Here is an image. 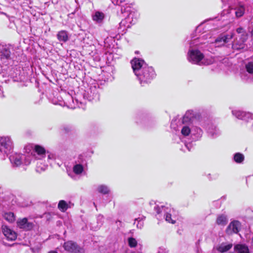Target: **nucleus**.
<instances>
[{"instance_id": "nucleus-1", "label": "nucleus", "mask_w": 253, "mask_h": 253, "mask_svg": "<svg viewBox=\"0 0 253 253\" xmlns=\"http://www.w3.org/2000/svg\"><path fill=\"white\" fill-rule=\"evenodd\" d=\"M210 26L207 24L205 26V22L202 23L197 27L195 33L191 35V40L190 42V48L189 49L187 59L192 64H200L204 56L198 49L194 48L198 47L199 49L206 50L207 46H201L202 44L210 43L214 44L216 47H220L225 43L228 42L233 37V34H226L222 33L217 37L215 36L218 33L217 30L208 29ZM207 50L208 49L207 48Z\"/></svg>"}, {"instance_id": "nucleus-2", "label": "nucleus", "mask_w": 253, "mask_h": 253, "mask_svg": "<svg viewBox=\"0 0 253 253\" xmlns=\"http://www.w3.org/2000/svg\"><path fill=\"white\" fill-rule=\"evenodd\" d=\"M130 63L133 72L142 86L149 84L156 78L154 69L148 66L144 60L134 58Z\"/></svg>"}, {"instance_id": "nucleus-3", "label": "nucleus", "mask_w": 253, "mask_h": 253, "mask_svg": "<svg viewBox=\"0 0 253 253\" xmlns=\"http://www.w3.org/2000/svg\"><path fill=\"white\" fill-rule=\"evenodd\" d=\"M32 153L34 156V161H37L36 170L39 172L45 170L47 168L48 165H52L56 159L55 154L47 152V160H43L45 158L46 151L45 149L40 145H35Z\"/></svg>"}, {"instance_id": "nucleus-4", "label": "nucleus", "mask_w": 253, "mask_h": 253, "mask_svg": "<svg viewBox=\"0 0 253 253\" xmlns=\"http://www.w3.org/2000/svg\"><path fill=\"white\" fill-rule=\"evenodd\" d=\"M13 48L9 45H0V75L5 76L7 74L9 65L13 63L11 57Z\"/></svg>"}, {"instance_id": "nucleus-5", "label": "nucleus", "mask_w": 253, "mask_h": 253, "mask_svg": "<svg viewBox=\"0 0 253 253\" xmlns=\"http://www.w3.org/2000/svg\"><path fill=\"white\" fill-rule=\"evenodd\" d=\"M135 121L138 125H142L146 129H150L156 126V122L149 119V114L144 111L138 112L135 116Z\"/></svg>"}, {"instance_id": "nucleus-6", "label": "nucleus", "mask_w": 253, "mask_h": 253, "mask_svg": "<svg viewBox=\"0 0 253 253\" xmlns=\"http://www.w3.org/2000/svg\"><path fill=\"white\" fill-rule=\"evenodd\" d=\"M13 148V142L8 136L0 137V153L4 157L12 153Z\"/></svg>"}, {"instance_id": "nucleus-7", "label": "nucleus", "mask_w": 253, "mask_h": 253, "mask_svg": "<svg viewBox=\"0 0 253 253\" xmlns=\"http://www.w3.org/2000/svg\"><path fill=\"white\" fill-rule=\"evenodd\" d=\"M9 68L7 70V74L5 76H2L1 75L0 76L2 78H8V79L1 80L0 81L2 83L3 82L6 83L8 81H9V78L12 79L14 82H21L23 80L24 78L23 76L20 74V71L17 69L16 67H13L11 64L9 65Z\"/></svg>"}, {"instance_id": "nucleus-8", "label": "nucleus", "mask_w": 253, "mask_h": 253, "mask_svg": "<svg viewBox=\"0 0 253 253\" xmlns=\"http://www.w3.org/2000/svg\"><path fill=\"white\" fill-rule=\"evenodd\" d=\"M100 90L99 86L91 85L89 89L85 90L83 94L84 98L89 101L96 102L100 99Z\"/></svg>"}, {"instance_id": "nucleus-9", "label": "nucleus", "mask_w": 253, "mask_h": 253, "mask_svg": "<svg viewBox=\"0 0 253 253\" xmlns=\"http://www.w3.org/2000/svg\"><path fill=\"white\" fill-rule=\"evenodd\" d=\"M121 12L124 14V16H126L130 23L134 24L137 21L139 17V14L135 11L134 9L131 8L129 6H122L121 9Z\"/></svg>"}, {"instance_id": "nucleus-10", "label": "nucleus", "mask_w": 253, "mask_h": 253, "mask_svg": "<svg viewBox=\"0 0 253 253\" xmlns=\"http://www.w3.org/2000/svg\"><path fill=\"white\" fill-rule=\"evenodd\" d=\"M154 210L158 214H164V216L166 220L168 222L172 224L175 223V218L171 217V210L170 209L164 206L160 207L158 205H155L154 207Z\"/></svg>"}, {"instance_id": "nucleus-11", "label": "nucleus", "mask_w": 253, "mask_h": 253, "mask_svg": "<svg viewBox=\"0 0 253 253\" xmlns=\"http://www.w3.org/2000/svg\"><path fill=\"white\" fill-rule=\"evenodd\" d=\"M246 71L241 73V78L243 81H253V61L248 62L245 65Z\"/></svg>"}, {"instance_id": "nucleus-12", "label": "nucleus", "mask_w": 253, "mask_h": 253, "mask_svg": "<svg viewBox=\"0 0 253 253\" xmlns=\"http://www.w3.org/2000/svg\"><path fill=\"white\" fill-rule=\"evenodd\" d=\"M63 248L65 251L72 253H84V249L77 243L68 241L64 243Z\"/></svg>"}, {"instance_id": "nucleus-13", "label": "nucleus", "mask_w": 253, "mask_h": 253, "mask_svg": "<svg viewBox=\"0 0 253 253\" xmlns=\"http://www.w3.org/2000/svg\"><path fill=\"white\" fill-rule=\"evenodd\" d=\"M241 223L238 220H234L231 221L227 226L225 232L228 235L233 234H238L241 229Z\"/></svg>"}, {"instance_id": "nucleus-14", "label": "nucleus", "mask_w": 253, "mask_h": 253, "mask_svg": "<svg viewBox=\"0 0 253 253\" xmlns=\"http://www.w3.org/2000/svg\"><path fill=\"white\" fill-rule=\"evenodd\" d=\"M206 129L208 136L211 138H216L221 134L220 130L217 126L211 123L207 125Z\"/></svg>"}, {"instance_id": "nucleus-15", "label": "nucleus", "mask_w": 253, "mask_h": 253, "mask_svg": "<svg viewBox=\"0 0 253 253\" xmlns=\"http://www.w3.org/2000/svg\"><path fill=\"white\" fill-rule=\"evenodd\" d=\"M232 114L240 120L248 122L252 120V114L249 112H244L241 110H234L232 111Z\"/></svg>"}, {"instance_id": "nucleus-16", "label": "nucleus", "mask_w": 253, "mask_h": 253, "mask_svg": "<svg viewBox=\"0 0 253 253\" xmlns=\"http://www.w3.org/2000/svg\"><path fill=\"white\" fill-rule=\"evenodd\" d=\"M232 114L240 120L248 122L252 120V114L249 112H244L241 110H234L232 111Z\"/></svg>"}, {"instance_id": "nucleus-17", "label": "nucleus", "mask_w": 253, "mask_h": 253, "mask_svg": "<svg viewBox=\"0 0 253 253\" xmlns=\"http://www.w3.org/2000/svg\"><path fill=\"white\" fill-rule=\"evenodd\" d=\"M17 226L24 230L29 231L31 230L34 226L32 222H29L26 217L22 219H18L17 221Z\"/></svg>"}, {"instance_id": "nucleus-18", "label": "nucleus", "mask_w": 253, "mask_h": 253, "mask_svg": "<svg viewBox=\"0 0 253 253\" xmlns=\"http://www.w3.org/2000/svg\"><path fill=\"white\" fill-rule=\"evenodd\" d=\"M1 230L4 236L8 240L13 241L17 238V234L6 225H2Z\"/></svg>"}, {"instance_id": "nucleus-19", "label": "nucleus", "mask_w": 253, "mask_h": 253, "mask_svg": "<svg viewBox=\"0 0 253 253\" xmlns=\"http://www.w3.org/2000/svg\"><path fill=\"white\" fill-rule=\"evenodd\" d=\"M105 17V13L100 11H95L92 15V20L100 26L103 24Z\"/></svg>"}, {"instance_id": "nucleus-20", "label": "nucleus", "mask_w": 253, "mask_h": 253, "mask_svg": "<svg viewBox=\"0 0 253 253\" xmlns=\"http://www.w3.org/2000/svg\"><path fill=\"white\" fill-rule=\"evenodd\" d=\"M196 116V113L192 110H189L187 111L183 117L182 123L183 124H187L191 125L193 123L195 117Z\"/></svg>"}, {"instance_id": "nucleus-21", "label": "nucleus", "mask_w": 253, "mask_h": 253, "mask_svg": "<svg viewBox=\"0 0 253 253\" xmlns=\"http://www.w3.org/2000/svg\"><path fill=\"white\" fill-rule=\"evenodd\" d=\"M247 40L242 39L240 38L236 37V40L232 43V48L234 50H239L244 49L247 46L245 43Z\"/></svg>"}, {"instance_id": "nucleus-22", "label": "nucleus", "mask_w": 253, "mask_h": 253, "mask_svg": "<svg viewBox=\"0 0 253 253\" xmlns=\"http://www.w3.org/2000/svg\"><path fill=\"white\" fill-rule=\"evenodd\" d=\"M125 17V18L123 19L119 23V27L118 28V33L119 35H123V33H125V31L127 29L130 28L132 25L131 23H130V22L127 20V17L126 16Z\"/></svg>"}, {"instance_id": "nucleus-23", "label": "nucleus", "mask_w": 253, "mask_h": 253, "mask_svg": "<svg viewBox=\"0 0 253 253\" xmlns=\"http://www.w3.org/2000/svg\"><path fill=\"white\" fill-rule=\"evenodd\" d=\"M22 157H24L22 154H15L9 156V160L13 167H17L23 164Z\"/></svg>"}, {"instance_id": "nucleus-24", "label": "nucleus", "mask_w": 253, "mask_h": 253, "mask_svg": "<svg viewBox=\"0 0 253 253\" xmlns=\"http://www.w3.org/2000/svg\"><path fill=\"white\" fill-rule=\"evenodd\" d=\"M203 131L202 129L198 126H192V131L191 132L192 140L197 141L200 139L203 135Z\"/></svg>"}, {"instance_id": "nucleus-25", "label": "nucleus", "mask_w": 253, "mask_h": 253, "mask_svg": "<svg viewBox=\"0 0 253 253\" xmlns=\"http://www.w3.org/2000/svg\"><path fill=\"white\" fill-rule=\"evenodd\" d=\"M56 37L60 42L65 43L69 40V33L66 30H61L58 32Z\"/></svg>"}, {"instance_id": "nucleus-26", "label": "nucleus", "mask_w": 253, "mask_h": 253, "mask_svg": "<svg viewBox=\"0 0 253 253\" xmlns=\"http://www.w3.org/2000/svg\"><path fill=\"white\" fill-rule=\"evenodd\" d=\"M246 8L244 5L238 4L233 9L234 12L237 18L242 17L245 13Z\"/></svg>"}, {"instance_id": "nucleus-27", "label": "nucleus", "mask_w": 253, "mask_h": 253, "mask_svg": "<svg viewBox=\"0 0 253 253\" xmlns=\"http://www.w3.org/2000/svg\"><path fill=\"white\" fill-rule=\"evenodd\" d=\"M234 249L237 253H250L248 247L244 244H237L235 245Z\"/></svg>"}, {"instance_id": "nucleus-28", "label": "nucleus", "mask_w": 253, "mask_h": 253, "mask_svg": "<svg viewBox=\"0 0 253 253\" xmlns=\"http://www.w3.org/2000/svg\"><path fill=\"white\" fill-rule=\"evenodd\" d=\"M74 164L87 167V160L86 156L84 154L79 155L76 158Z\"/></svg>"}, {"instance_id": "nucleus-29", "label": "nucleus", "mask_w": 253, "mask_h": 253, "mask_svg": "<svg viewBox=\"0 0 253 253\" xmlns=\"http://www.w3.org/2000/svg\"><path fill=\"white\" fill-rule=\"evenodd\" d=\"M23 157H22L23 164L27 166L29 165L32 161H33L36 164L37 161H34V156L33 155V153L31 154L27 153L26 154H22Z\"/></svg>"}, {"instance_id": "nucleus-30", "label": "nucleus", "mask_w": 253, "mask_h": 253, "mask_svg": "<svg viewBox=\"0 0 253 253\" xmlns=\"http://www.w3.org/2000/svg\"><path fill=\"white\" fill-rule=\"evenodd\" d=\"M97 191L98 193L103 195L108 194L110 192V188L106 185L100 184L98 186Z\"/></svg>"}, {"instance_id": "nucleus-31", "label": "nucleus", "mask_w": 253, "mask_h": 253, "mask_svg": "<svg viewBox=\"0 0 253 253\" xmlns=\"http://www.w3.org/2000/svg\"><path fill=\"white\" fill-rule=\"evenodd\" d=\"M185 124V125L182 126L181 129V133L183 136H187L191 134L192 131V127H191V125H189L186 124Z\"/></svg>"}, {"instance_id": "nucleus-32", "label": "nucleus", "mask_w": 253, "mask_h": 253, "mask_svg": "<svg viewBox=\"0 0 253 253\" xmlns=\"http://www.w3.org/2000/svg\"><path fill=\"white\" fill-rule=\"evenodd\" d=\"M232 247V244H226L225 243H222L218 248L217 250L220 253H225L228 251Z\"/></svg>"}, {"instance_id": "nucleus-33", "label": "nucleus", "mask_w": 253, "mask_h": 253, "mask_svg": "<svg viewBox=\"0 0 253 253\" xmlns=\"http://www.w3.org/2000/svg\"><path fill=\"white\" fill-rule=\"evenodd\" d=\"M236 32L238 34H239L238 37H237L238 38H240L244 40H247L248 35L246 30L243 28H238L236 29Z\"/></svg>"}, {"instance_id": "nucleus-34", "label": "nucleus", "mask_w": 253, "mask_h": 253, "mask_svg": "<svg viewBox=\"0 0 253 253\" xmlns=\"http://www.w3.org/2000/svg\"><path fill=\"white\" fill-rule=\"evenodd\" d=\"M227 221L228 219L227 216L225 215L221 214L218 216L216 222L218 225L224 226L227 224Z\"/></svg>"}, {"instance_id": "nucleus-35", "label": "nucleus", "mask_w": 253, "mask_h": 253, "mask_svg": "<svg viewBox=\"0 0 253 253\" xmlns=\"http://www.w3.org/2000/svg\"><path fill=\"white\" fill-rule=\"evenodd\" d=\"M86 167V166L78 165L74 164L73 167V170L76 174L79 175L83 172Z\"/></svg>"}, {"instance_id": "nucleus-36", "label": "nucleus", "mask_w": 253, "mask_h": 253, "mask_svg": "<svg viewBox=\"0 0 253 253\" xmlns=\"http://www.w3.org/2000/svg\"><path fill=\"white\" fill-rule=\"evenodd\" d=\"M69 208L67 203L64 200H60L58 204V208L62 211L65 212Z\"/></svg>"}, {"instance_id": "nucleus-37", "label": "nucleus", "mask_w": 253, "mask_h": 253, "mask_svg": "<svg viewBox=\"0 0 253 253\" xmlns=\"http://www.w3.org/2000/svg\"><path fill=\"white\" fill-rule=\"evenodd\" d=\"M245 157L243 154L240 153H236L233 156V160L238 164L242 163L244 160Z\"/></svg>"}, {"instance_id": "nucleus-38", "label": "nucleus", "mask_w": 253, "mask_h": 253, "mask_svg": "<svg viewBox=\"0 0 253 253\" xmlns=\"http://www.w3.org/2000/svg\"><path fill=\"white\" fill-rule=\"evenodd\" d=\"M4 218L9 222H13L15 220V215L13 212H6L4 215Z\"/></svg>"}, {"instance_id": "nucleus-39", "label": "nucleus", "mask_w": 253, "mask_h": 253, "mask_svg": "<svg viewBox=\"0 0 253 253\" xmlns=\"http://www.w3.org/2000/svg\"><path fill=\"white\" fill-rule=\"evenodd\" d=\"M134 224H136L137 227L139 229H141L144 224V220L143 217H138L135 218L134 222Z\"/></svg>"}, {"instance_id": "nucleus-40", "label": "nucleus", "mask_w": 253, "mask_h": 253, "mask_svg": "<svg viewBox=\"0 0 253 253\" xmlns=\"http://www.w3.org/2000/svg\"><path fill=\"white\" fill-rule=\"evenodd\" d=\"M73 129V127L69 125H65L61 126V130L65 133H68L72 131Z\"/></svg>"}, {"instance_id": "nucleus-41", "label": "nucleus", "mask_w": 253, "mask_h": 253, "mask_svg": "<svg viewBox=\"0 0 253 253\" xmlns=\"http://www.w3.org/2000/svg\"><path fill=\"white\" fill-rule=\"evenodd\" d=\"M128 244L130 248H134L137 245V242L134 238L129 237L128 238Z\"/></svg>"}, {"instance_id": "nucleus-42", "label": "nucleus", "mask_w": 253, "mask_h": 253, "mask_svg": "<svg viewBox=\"0 0 253 253\" xmlns=\"http://www.w3.org/2000/svg\"><path fill=\"white\" fill-rule=\"evenodd\" d=\"M103 218H104L103 216L101 215H99L97 216V223L99 226H100L102 225V224H103L102 220L103 219Z\"/></svg>"}, {"instance_id": "nucleus-43", "label": "nucleus", "mask_w": 253, "mask_h": 253, "mask_svg": "<svg viewBox=\"0 0 253 253\" xmlns=\"http://www.w3.org/2000/svg\"><path fill=\"white\" fill-rule=\"evenodd\" d=\"M184 144H185V147L187 148V149L189 151L191 150V149L192 148V146H193L192 143L191 142L185 143Z\"/></svg>"}, {"instance_id": "nucleus-44", "label": "nucleus", "mask_w": 253, "mask_h": 253, "mask_svg": "<svg viewBox=\"0 0 253 253\" xmlns=\"http://www.w3.org/2000/svg\"><path fill=\"white\" fill-rule=\"evenodd\" d=\"M126 0H116L115 2L114 3V4L116 5H122L124 2Z\"/></svg>"}, {"instance_id": "nucleus-45", "label": "nucleus", "mask_w": 253, "mask_h": 253, "mask_svg": "<svg viewBox=\"0 0 253 253\" xmlns=\"http://www.w3.org/2000/svg\"><path fill=\"white\" fill-rule=\"evenodd\" d=\"M167 252L165 249L161 248L159 249L158 253H167Z\"/></svg>"}, {"instance_id": "nucleus-46", "label": "nucleus", "mask_w": 253, "mask_h": 253, "mask_svg": "<svg viewBox=\"0 0 253 253\" xmlns=\"http://www.w3.org/2000/svg\"><path fill=\"white\" fill-rule=\"evenodd\" d=\"M0 97H4L3 88L1 86H0Z\"/></svg>"}, {"instance_id": "nucleus-47", "label": "nucleus", "mask_w": 253, "mask_h": 253, "mask_svg": "<svg viewBox=\"0 0 253 253\" xmlns=\"http://www.w3.org/2000/svg\"><path fill=\"white\" fill-rule=\"evenodd\" d=\"M48 253H58L56 251H50Z\"/></svg>"}, {"instance_id": "nucleus-48", "label": "nucleus", "mask_w": 253, "mask_h": 253, "mask_svg": "<svg viewBox=\"0 0 253 253\" xmlns=\"http://www.w3.org/2000/svg\"><path fill=\"white\" fill-rule=\"evenodd\" d=\"M212 62H213V60H210V61L207 63V64H212Z\"/></svg>"}, {"instance_id": "nucleus-49", "label": "nucleus", "mask_w": 253, "mask_h": 253, "mask_svg": "<svg viewBox=\"0 0 253 253\" xmlns=\"http://www.w3.org/2000/svg\"><path fill=\"white\" fill-rule=\"evenodd\" d=\"M74 12H72L71 13H70L69 14V16L70 17H72V15H74Z\"/></svg>"}, {"instance_id": "nucleus-50", "label": "nucleus", "mask_w": 253, "mask_h": 253, "mask_svg": "<svg viewBox=\"0 0 253 253\" xmlns=\"http://www.w3.org/2000/svg\"><path fill=\"white\" fill-rule=\"evenodd\" d=\"M112 2L114 4V3L115 2V1H116V0H111Z\"/></svg>"}, {"instance_id": "nucleus-51", "label": "nucleus", "mask_w": 253, "mask_h": 253, "mask_svg": "<svg viewBox=\"0 0 253 253\" xmlns=\"http://www.w3.org/2000/svg\"><path fill=\"white\" fill-rule=\"evenodd\" d=\"M197 253H201V252L200 250H198L197 251Z\"/></svg>"}, {"instance_id": "nucleus-52", "label": "nucleus", "mask_w": 253, "mask_h": 253, "mask_svg": "<svg viewBox=\"0 0 253 253\" xmlns=\"http://www.w3.org/2000/svg\"><path fill=\"white\" fill-rule=\"evenodd\" d=\"M251 244L253 246V238L252 239V243H251Z\"/></svg>"}, {"instance_id": "nucleus-53", "label": "nucleus", "mask_w": 253, "mask_h": 253, "mask_svg": "<svg viewBox=\"0 0 253 253\" xmlns=\"http://www.w3.org/2000/svg\"><path fill=\"white\" fill-rule=\"evenodd\" d=\"M93 204H94V206H95V207H96L95 203H93Z\"/></svg>"}, {"instance_id": "nucleus-54", "label": "nucleus", "mask_w": 253, "mask_h": 253, "mask_svg": "<svg viewBox=\"0 0 253 253\" xmlns=\"http://www.w3.org/2000/svg\"><path fill=\"white\" fill-rule=\"evenodd\" d=\"M111 37H113V38H115V37H114V36H111Z\"/></svg>"}]
</instances>
